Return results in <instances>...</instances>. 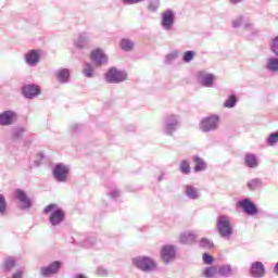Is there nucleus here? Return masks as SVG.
<instances>
[{"label": "nucleus", "mask_w": 278, "mask_h": 278, "mask_svg": "<svg viewBox=\"0 0 278 278\" xmlns=\"http://www.w3.org/2000/svg\"><path fill=\"white\" fill-rule=\"evenodd\" d=\"M216 231L223 240H231V236H233V224H231V217L227 215L217 216Z\"/></svg>", "instance_id": "obj_1"}, {"label": "nucleus", "mask_w": 278, "mask_h": 278, "mask_svg": "<svg viewBox=\"0 0 278 278\" xmlns=\"http://www.w3.org/2000/svg\"><path fill=\"white\" fill-rule=\"evenodd\" d=\"M43 214H50L49 223L52 227H58V225H62L64 223V218H66V213L64 210L58 206V204H49L43 208Z\"/></svg>", "instance_id": "obj_2"}, {"label": "nucleus", "mask_w": 278, "mask_h": 278, "mask_svg": "<svg viewBox=\"0 0 278 278\" xmlns=\"http://www.w3.org/2000/svg\"><path fill=\"white\" fill-rule=\"evenodd\" d=\"M132 265L142 273H155L157 263L151 256H136L132 258Z\"/></svg>", "instance_id": "obj_3"}, {"label": "nucleus", "mask_w": 278, "mask_h": 278, "mask_svg": "<svg viewBox=\"0 0 278 278\" xmlns=\"http://www.w3.org/2000/svg\"><path fill=\"white\" fill-rule=\"evenodd\" d=\"M179 125L180 122L177 115H166L163 119L161 131L165 136H175V132L177 131V129H179Z\"/></svg>", "instance_id": "obj_4"}, {"label": "nucleus", "mask_w": 278, "mask_h": 278, "mask_svg": "<svg viewBox=\"0 0 278 278\" xmlns=\"http://www.w3.org/2000/svg\"><path fill=\"white\" fill-rule=\"evenodd\" d=\"M220 125V117L218 115H210L201 119L199 127L203 134L216 131Z\"/></svg>", "instance_id": "obj_5"}, {"label": "nucleus", "mask_w": 278, "mask_h": 278, "mask_svg": "<svg viewBox=\"0 0 278 278\" xmlns=\"http://www.w3.org/2000/svg\"><path fill=\"white\" fill-rule=\"evenodd\" d=\"M106 84H123L127 79V73L116 67H111L104 75Z\"/></svg>", "instance_id": "obj_6"}, {"label": "nucleus", "mask_w": 278, "mask_h": 278, "mask_svg": "<svg viewBox=\"0 0 278 278\" xmlns=\"http://www.w3.org/2000/svg\"><path fill=\"white\" fill-rule=\"evenodd\" d=\"M68 173H71V167L63 163H58L52 169V176L59 184H66L68 181Z\"/></svg>", "instance_id": "obj_7"}, {"label": "nucleus", "mask_w": 278, "mask_h": 278, "mask_svg": "<svg viewBox=\"0 0 278 278\" xmlns=\"http://www.w3.org/2000/svg\"><path fill=\"white\" fill-rule=\"evenodd\" d=\"M238 205L239 207L242 208L244 214H247L248 216H257V214H260V210L257 208V205H255L253 201H251V199L249 198H245L239 201Z\"/></svg>", "instance_id": "obj_8"}, {"label": "nucleus", "mask_w": 278, "mask_h": 278, "mask_svg": "<svg viewBox=\"0 0 278 278\" xmlns=\"http://www.w3.org/2000/svg\"><path fill=\"white\" fill-rule=\"evenodd\" d=\"M62 268V262L54 261L50 263L47 266H43L40 268V275L41 277H53V275H58L60 273V269Z\"/></svg>", "instance_id": "obj_9"}, {"label": "nucleus", "mask_w": 278, "mask_h": 278, "mask_svg": "<svg viewBox=\"0 0 278 278\" xmlns=\"http://www.w3.org/2000/svg\"><path fill=\"white\" fill-rule=\"evenodd\" d=\"M175 11L168 9L162 13L161 25L165 31H170L173 25H175Z\"/></svg>", "instance_id": "obj_10"}, {"label": "nucleus", "mask_w": 278, "mask_h": 278, "mask_svg": "<svg viewBox=\"0 0 278 278\" xmlns=\"http://www.w3.org/2000/svg\"><path fill=\"white\" fill-rule=\"evenodd\" d=\"M90 60L97 68H100L103 64H108V55L103 53L101 48L91 51Z\"/></svg>", "instance_id": "obj_11"}, {"label": "nucleus", "mask_w": 278, "mask_h": 278, "mask_svg": "<svg viewBox=\"0 0 278 278\" xmlns=\"http://www.w3.org/2000/svg\"><path fill=\"white\" fill-rule=\"evenodd\" d=\"M92 38H94V36H92L91 33H80L77 39L74 40V47H76V49H86V47L92 42Z\"/></svg>", "instance_id": "obj_12"}, {"label": "nucleus", "mask_w": 278, "mask_h": 278, "mask_svg": "<svg viewBox=\"0 0 278 278\" xmlns=\"http://www.w3.org/2000/svg\"><path fill=\"white\" fill-rule=\"evenodd\" d=\"M249 273L253 278H264L266 277V267L264 263L256 261L251 264Z\"/></svg>", "instance_id": "obj_13"}, {"label": "nucleus", "mask_w": 278, "mask_h": 278, "mask_svg": "<svg viewBox=\"0 0 278 278\" xmlns=\"http://www.w3.org/2000/svg\"><path fill=\"white\" fill-rule=\"evenodd\" d=\"M177 255V251L175 250V245H164L161 249V260L164 264H170L173 260H175Z\"/></svg>", "instance_id": "obj_14"}, {"label": "nucleus", "mask_w": 278, "mask_h": 278, "mask_svg": "<svg viewBox=\"0 0 278 278\" xmlns=\"http://www.w3.org/2000/svg\"><path fill=\"white\" fill-rule=\"evenodd\" d=\"M15 199L22 203L21 210H30L31 200L27 197V193L23 189L15 190Z\"/></svg>", "instance_id": "obj_15"}, {"label": "nucleus", "mask_w": 278, "mask_h": 278, "mask_svg": "<svg viewBox=\"0 0 278 278\" xmlns=\"http://www.w3.org/2000/svg\"><path fill=\"white\" fill-rule=\"evenodd\" d=\"M16 121V113L14 111H4L0 113V126L8 127L13 125Z\"/></svg>", "instance_id": "obj_16"}, {"label": "nucleus", "mask_w": 278, "mask_h": 278, "mask_svg": "<svg viewBox=\"0 0 278 278\" xmlns=\"http://www.w3.org/2000/svg\"><path fill=\"white\" fill-rule=\"evenodd\" d=\"M214 79H216L214 74H207L205 72L198 73V81L201 86H204V88H212V86H214Z\"/></svg>", "instance_id": "obj_17"}, {"label": "nucleus", "mask_w": 278, "mask_h": 278, "mask_svg": "<svg viewBox=\"0 0 278 278\" xmlns=\"http://www.w3.org/2000/svg\"><path fill=\"white\" fill-rule=\"evenodd\" d=\"M22 94L25 99H35V97L40 94V87L36 85H25L22 87Z\"/></svg>", "instance_id": "obj_18"}, {"label": "nucleus", "mask_w": 278, "mask_h": 278, "mask_svg": "<svg viewBox=\"0 0 278 278\" xmlns=\"http://www.w3.org/2000/svg\"><path fill=\"white\" fill-rule=\"evenodd\" d=\"M25 63L27 66L34 67L40 63V52L38 50H30L25 54Z\"/></svg>", "instance_id": "obj_19"}, {"label": "nucleus", "mask_w": 278, "mask_h": 278, "mask_svg": "<svg viewBox=\"0 0 278 278\" xmlns=\"http://www.w3.org/2000/svg\"><path fill=\"white\" fill-rule=\"evenodd\" d=\"M245 29V31H253V24L244 21V16L239 15L232 21V27L235 29H238V27H242Z\"/></svg>", "instance_id": "obj_20"}, {"label": "nucleus", "mask_w": 278, "mask_h": 278, "mask_svg": "<svg viewBox=\"0 0 278 278\" xmlns=\"http://www.w3.org/2000/svg\"><path fill=\"white\" fill-rule=\"evenodd\" d=\"M198 238H199V233H197V231H188V232L181 233L179 237V240L181 244H194Z\"/></svg>", "instance_id": "obj_21"}, {"label": "nucleus", "mask_w": 278, "mask_h": 278, "mask_svg": "<svg viewBox=\"0 0 278 278\" xmlns=\"http://www.w3.org/2000/svg\"><path fill=\"white\" fill-rule=\"evenodd\" d=\"M55 77L59 84H68L71 79V70L60 68L55 72Z\"/></svg>", "instance_id": "obj_22"}, {"label": "nucleus", "mask_w": 278, "mask_h": 278, "mask_svg": "<svg viewBox=\"0 0 278 278\" xmlns=\"http://www.w3.org/2000/svg\"><path fill=\"white\" fill-rule=\"evenodd\" d=\"M185 194L190 199V201H197L198 199H201V192L199 191V188L190 185L185 186Z\"/></svg>", "instance_id": "obj_23"}, {"label": "nucleus", "mask_w": 278, "mask_h": 278, "mask_svg": "<svg viewBox=\"0 0 278 278\" xmlns=\"http://www.w3.org/2000/svg\"><path fill=\"white\" fill-rule=\"evenodd\" d=\"M265 68L268 71V73H278V56L267 58Z\"/></svg>", "instance_id": "obj_24"}, {"label": "nucleus", "mask_w": 278, "mask_h": 278, "mask_svg": "<svg viewBox=\"0 0 278 278\" xmlns=\"http://www.w3.org/2000/svg\"><path fill=\"white\" fill-rule=\"evenodd\" d=\"M244 164L248 168H257V166H260V161H257V155H255L254 153L245 154Z\"/></svg>", "instance_id": "obj_25"}, {"label": "nucleus", "mask_w": 278, "mask_h": 278, "mask_svg": "<svg viewBox=\"0 0 278 278\" xmlns=\"http://www.w3.org/2000/svg\"><path fill=\"white\" fill-rule=\"evenodd\" d=\"M262 186H264V180H262V178H252L247 182V188L250 190V192L260 190Z\"/></svg>", "instance_id": "obj_26"}, {"label": "nucleus", "mask_w": 278, "mask_h": 278, "mask_svg": "<svg viewBox=\"0 0 278 278\" xmlns=\"http://www.w3.org/2000/svg\"><path fill=\"white\" fill-rule=\"evenodd\" d=\"M193 162H194V173H203L207 168V163L201 156L194 155L193 156Z\"/></svg>", "instance_id": "obj_27"}, {"label": "nucleus", "mask_w": 278, "mask_h": 278, "mask_svg": "<svg viewBox=\"0 0 278 278\" xmlns=\"http://www.w3.org/2000/svg\"><path fill=\"white\" fill-rule=\"evenodd\" d=\"M16 266V258L13 256H9L4 260L2 269L4 273H10L13 270V268Z\"/></svg>", "instance_id": "obj_28"}, {"label": "nucleus", "mask_w": 278, "mask_h": 278, "mask_svg": "<svg viewBox=\"0 0 278 278\" xmlns=\"http://www.w3.org/2000/svg\"><path fill=\"white\" fill-rule=\"evenodd\" d=\"M119 47L122 51L129 52V51H134V47H136V43L131 41V39L124 38L121 40Z\"/></svg>", "instance_id": "obj_29"}, {"label": "nucleus", "mask_w": 278, "mask_h": 278, "mask_svg": "<svg viewBox=\"0 0 278 278\" xmlns=\"http://www.w3.org/2000/svg\"><path fill=\"white\" fill-rule=\"evenodd\" d=\"M217 273L220 277H231L233 269L231 265L225 264L218 267Z\"/></svg>", "instance_id": "obj_30"}, {"label": "nucleus", "mask_w": 278, "mask_h": 278, "mask_svg": "<svg viewBox=\"0 0 278 278\" xmlns=\"http://www.w3.org/2000/svg\"><path fill=\"white\" fill-rule=\"evenodd\" d=\"M26 132H27V128L17 126L12 129V138H14L15 140H18V138H23V136H25Z\"/></svg>", "instance_id": "obj_31"}, {"label": "nucleus", "mask_w": 278, "mask_h": 278, "mask_svg": "<svg viewBox=\"0 0 278 278\" xmlns=\"http://www.w3.org/2000/svg\"><path fill=\"white\" fill-rule=\"evenodd\" d=\"M266 144L267 147H275V144H278V130L269 134L266 138Z\"/></svg>", "instance_id": "obj_32"}, {"label": "nucleus", "mask_w": 278, "mask_h": 278, "mask_svg": "<svg viewBox=\"0 0 278 278\" xmlns=\"http://www.w3.org/2000/svg\"><path fill=\"white\" fill-rule=\"evenodd\" d=\"M179 170L182 175H190L192 170L190 168V162H188L187 160L181 161L179 165Z\"/></svg>", "instance_id": "obj_33"}, {"label": "nucleus", "mask_w": 278, "mask_h": 278, "mask_svg": "<svg viewBox=\"0 0 278 278\" xmlns=\"http://www.w3.org/2000/svg\"><path fill=\"white\" fill-rule=\"evenodd\" d=\"M177 58H179V52L177 50L172 51L165 55L164 63L173 64V62H175V60H177Z\"/></svg>", "instance_id": "obj_34"}, {"label": "nucleus", "mask_w": 278, "mask_h": 278, "mask_svg": "<svg viewBox=\"0 0 278 278\" xmlns=\"http://www.w3.org/2000/svg\"><path fill=\"white\" fill-rule=\"evenodd\" d=\"M237 104H238V98L236 96L231 94L224 102V108L231 109V108H236Z\"/></svg>", "instance_id": "obj_35"}, {"label": "nucleus", "mask_w": 278, "mask_h": 278, "mask_svg": "<svg viewBox=\"0 0 278 278\" xmlns=\"http://www.w3.org/2000/svg\"><path fill=\"white\" fill-rule=\"evenodd\" d=\"M8 213V202L5 201V197L0 193V216H5Z\"/></svg>", "instance_id": "obj_36"}, {"label": "nucleus", "mask_w": 278, "mask_h": 278, "mask_svg": "<svg viewBox=\"0 0 278 278\" xmlns=\"http://www.w3.org/2000/svg\"><path fill=\"white\" fill-rule=\"evenodd\" d=\"M84 75H85V77H88L89 79L94 77V67H92V64H90V63L85 64Z\"/></svg>", "instance_id": "obj_37"}, {"label": "nucleus", "mask_w": 278, "mask_h": 278, "mask_svg": "<svg viewBox=\"0 0 278 278\" xmlns=\"http://www.w3.org/2000/svg\"><path fill=\"white\" fill-rule=\"evenodd\" d=\"M216 273H218V269H216V267L214 266H211L205 268V270L203 271V275L206 278H214L216 277Z\"/></svg>", "instance_id": "obj_38"}, {"label": "nucleus", "mask_w": 278, "mask_h": 278, "mask_svg": "<svg viewBox=\"0 0 278 278\" xmlns=\"http://www.w3.org/2000/svg\"><path fill=\"white\" fill-rule=\"evenodd\" d=\"M200 247L201 249H213L214 248V241L207 238H202L200 240Z\"/></svg>", "instance_id": "obj_39"}, {"label": "nucleus", "mask_w": 278, "mask_h": 278, "mask_svg": "<svg viewBox=\"0 0 278 278\" xmlns=\"http://www.w3.org/2000/svg\"><path fill=\"white\" fill-rule=\"evenodd\" d=\"M191 60H194V51L188 50L182 54V62L190 64Z\"/></svg>", "instance_id": "obj_40"}, {"label": "nucleus", "mask_w": 278, "mask_h": 278, "mask_svg": "<svg viewBox=\"0 0 278 278\" xmlns=\"http://www.w3.org/2000/svg\"><path fill=\"white\" fill-rule=\"evenodd\" d=\"M94 244H97V238L94 237H89L81 243L85 249H90V247H94Z\"/></svg>", "instance_id": "obj_41"}, {"label": "nucleus", "mask_w": 278, "mask_h": 278, "mask_svg": "<svg viewBox=\"0 0 278 278\" xmlns=\"http://www.w3.org/2000/svg\"><path fill=\"white\" fill-rule=\"evenodd\" d=\"M160 8V0H151L148 10L150 12H157V9Z\"/></svg>", "instance_id": "obj_42"}, {"label": "nucleus", "mask_w": 278, "mask_h": 278, "mask_svg": "<svg viewBox=\"0 0 278 278\" xmlns=\"http://www.w3.org/2000/svg\"><path fill=\"white\" fill-rule=\"evenodd\" d=\"M108 194L113 199V201H116V199L121 197V190H118L117 188H113L111 189V191L108 192Z\"/></svg>", "instance_id": "obj_43"}, {"label": "nucleus", "mask_w": 278, "mask_h": 278, "mask_svg": "<svg viewBox=\"0 0 278 278\" xmlns=\"http://www.w3.org/2000/svg\"><path fill=\"white\" fill-rule=\"evenodd\" d=\"M204 264L212 265L214 264V256L210 255L208 253H204L202 256Z\"/></svg>", "instance_id": "obj_44"}, {"label": "nucleus", "mask_w": 278, "mask_h": 278, "mask_svg": "<svg viewBox=\"0 0 278 278\" xmlns=\"http://www.w3.org/2000/svg\"><path fill=\"white\" fill-rule=\"evenodd\" d=\"M271 51L278 58V36L273 39Z\"/></svg>", "instance_id": "obj_45"}, {"label": "nucleus", "mask_w": 278, "mask_h": 278, "mask_svg": "<svg viewBox=\"0 0 278 278\" xmlns=\"http://www.w3.org/2000/svg\"><path fill=\"white\" fill-rule=\"evenodd\" d=\"M84 129V126L81 124H73L71 126L72 134H77V131H81Z\"/></svg>", "instance_id": "obj_46"}, {"label": "nucleus", "mask_w": 278, "mask_h": 278, "mask_svg": "<svg viewBox=\"0 0 278 278\" xmlns=\"http://www.w3.org/2000/svg\"><path fill=\"white\" fill-rule=\"evenodd\" d=\"M144 0H123L124 5H136V3H142Z\"/></svg>", "instance_id": "obj_47"}, {"label": "nucleus", "mask_w": 278, "mask_h": 278, "mask_svg": "<svg viewBox=\"0 0 278 278\" xmlns=\"http://www.w3.org/2000/svg\"><path fill=\"white\" fill-rule=\"evenodd\" d=\"M97 275H99V277H108V269H105V267H99L97 269Z\"/></svg>", "instance_id": "obj_48"}, {"label": "nucleus", "mask_w": 278, "mask_h": 278, "mask_svg": "<svg viewBox=\"0 0 278 278\" xmlns=\"http://www.w3.org/2000/svg\"><path fill=\"white\" fill-rule=\"evenodd\" d=\"M273 273L278 276V262L274 266Z\"/></svg>", "instance_id": "obj_49"}, {"label": "nucleus", "mask_w": 278, "mask_h": 278, "mask_svg": "<svg viewBox=\"0 0 278 278\" xmlns=\"http://www.w3.org/2000/svg\"><path fill=\"white\" fill-rule=\"evenodd\" d=\"M230 3L237 5V3H242V0H230Z\"/></svg>", "instance_id": "obj_50"}, {"label": "nucleus", "mask_w": 278, "mask_h": 278, "mask_svg": "<svg viewBox=\"0 0 278 278\" xmlns=\"http://www.w3.org/2000/svg\"><path fill=\"white\" fill-rule=\"evenodd\" d=\"M74 278H87L84 274H76Z\"/></svg>", "instance_id": "obj_51"}, {"label": "nucleus", "mask_w": 278, "mask_h": 278, "mask_svg": "<svg viewBox=\"0 0 278 278\" xmlns=\"http://www.w3.org/2000/svg\"><path fill=\"white\" fill-rule=\"evenodd\" d=\"M162 179H163V177H162V176H160V177H159V181H162Z\"/></svg>", "instance_id": "obj_52"}, {"label": "nucleus", "mask_w": 278, "mask_h": 278, "mask_svg": "<svg viewBox=\"0 0 278 278\" xmlns=\"http://www.w3.org/2000/svg\"><path fill=\"white\" fill-rule=\"evenodd\" d=\"M252 34H257V31H255V30H252Z\"/></svg>", "instance_id": "obj_53"}]
</instances>
